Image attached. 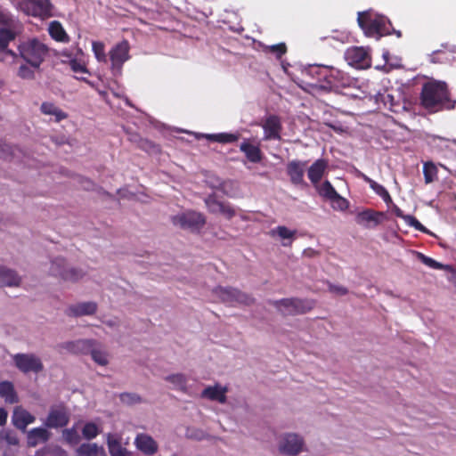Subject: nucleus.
I'll use <instances>...</instances> for the list:
<instances>
[{
	"mask_svg": "<svg viewBox=\"0 0 456 456\" xmlns=\"http://www.w3.org/2000/svg\"><path fill=\"white\" fill-rule=\"evenodd\" d=\"M15 35L9 29L0 28V61L7 63H12L18 56L11 50L8 45L13 40Z\"/></svg>",
	"mask_w": 456,
	"mask_h": 456,
	"instance_id": "obj_15",
	"label": "nucleus"
},
{
	"mask_svg": "<svg viewBox=\"0 0 456 456\" xmlns=\"http://www.w3.org/2000/svg\"><path fill=\"white\" fill-rule=\"evenodd\" d=\"M67 421L68 419L65 413L62 412L61 407L59 406V427L65 426Z\"/></svg>",
	"mask_w": 456,
	"mask_h": 456,
	"instance_id": "obj_60",
	"label": "nucleus"
},
{
	"mask_svg": "<svg viewBox=\"0 0 456 456\" xmlns=\"http://www.w3.org/2000/svg\"><path fill=\"white\" fill-rule=\"evenodd\" d=\"M69 37L66 33L63 27L59 23V43H69Z\"/></svg>",
	"mask_w": 456,
	"mask_h": 456,
	"instance_id": "obj_54",
	"label": "nucleus"
},
{
	"mask_svg": "<svg viewBox=\"0 0 456 456\" xmlns=\"http://www.w3.org/2000/svg\"><path fill=\"white\" fill-rule=\"evenodd\" d=\"M174 225L192 232H199L206 224L205 216L196 211H186L172 216Z\"/></svg>",
	"mask_w": 456,
	"mask_h": 456,
	"instance_id": "obj_6",
	"label": "nucleus"
},
{
	"mask_svg": "<svg viewBox=\"0 0 456 456\" xmlns=\"http://www.w3.org/2000/svg\"><path fill=\"white\" fill-rule=\"evenodd\" d=\"M20 56L33 67H38L48 53V49L37 39H28L20 47Z\"/></svg>",
	"mask_w": 456,
	"mask_h": 456,
	"instance_id": "obj_4",
	"label": "nucleus"
},
{
	"mask_svg": "<svg viewBox=\"0 0 456 456\" xmlns=\"http://www.w3.org/2000/svg\"><path fill=\"white\" fill-rule=\"evenodd\" d=\"M99 428L94 422L86 423L82 429V435L87 440L95 438L99 435Z\"/></svg>",
	"mask_w": 456,
	"mask_h": 456,
	"instance_id": "obj_37",
	"label": "nucleus"
},
{
	"mask_svg": "<svg viewBox=\"0 0 456 456\" xmlns=\"http://www.w3.org/2000/svg\"><path fill=\"white\" fill-rule=\"evenodd\" d=\"M226 393L227 388L222 387L218 385L214 387H206L202 393L201 396L203 398H208L211 401H216L221 403H224L226 402Z\"/></svg>",
	"mask_w": 456,
	"mask_h": 456,
	"instance_id": "obj_27",
	"label": "nucleus"
},
{
	"mask_svg": "<svg viewBox=\"0 0 456 456\" xmlns=\"http://www.w3.org/2000/svg\"><path fill=\"white\" fill-rule=\"evenodd\" d=\"M306 161L291 160L287 164V175L295 185L303 184Z\"/></svg>",
	"mask_w": 456,
	"mask_h": 456,
	"instance_id": "obj_18",
	"label": "nucleus"
},
{
	"mask_svg": "<svg viewBox=\"0 0 456 456\" xmlns=\"http://www.w3.org/2000/svg\"><path fill=\"white\" fill-rule=\"evenodd\" d=\"M99 448L96 444H82L78 449L79 456H97Z\"/></svg>",
	"mask_w": 456,
	"mask_h": 456,
	"instance_id": "obj_38",
	"label": "nucleus"
},
{
	"mask_svg": "<svg viewBox=\"0 0 456 456\" xmlns=\"http://www.w3.org/2000/svg\"><path fill=\"white\" fill-rule=\"evenodd\" d=\"M357 176L362 178L364 182H366L370 187L374 191V192L379 195L387 204L392 203V198L388 192V191L381 184L378 183L363 173L357 171Z\"/></svg>",
	"mask_w": 456,
	"mask_h": 456,
	"instance_id": "obj_25",
	"label": "nucleus"
},
{
	"mask_svg": "<svg viewBox=\"0 0 456 456\" xmlns=\"http://www.w3.org/2000/svg\"><path fill=\"white\" fill-rule=\"evenodd\" d=\"M322 69H327V66H314L309 69V73L314 77H316L317 82H323V77L321 74H322Z\"/></svg>",
	"mask_w": 456,
	"mask_h": 456,
	"instance_id": "obj_48",
	"label": "nucleus"
},
{
	"mask_svg": "<svg viewBox=\"0 0 456 456\" xmlns=\"http://www.w3.org/2000/svg\"><path fill=\"white\" fill-rule=\"evenodd\" d=\"M69 127L70 132L76 131V126L73 123L69 124Z\"/></svg>",
	"mask_w": 456,
	"mask_h": 456,
	"instance_id": "obj_64",
	"label": "nucleus"
},
{
	"mask_svg": "<svg viewBox=\"0 0 456 456\" xmlns=\"http://www.w3.org/2000/svg\"><path fill=\"white\" fill-rule=\"evenodd\" d=\"M108 449L110 456H132L131 453L124 448L118 439H115L111 435H108Z\"/></svg>",
	"mask_w": 456,
	"mask_h": 456,
	"instance_id": "obj_29",
	"label": "nucleus"
},
{
	"mask_svg": "<svg viewBox=\"0 0 456 456\" xmlns=\"http://www.w3.org/2000/svg\"><path fill=\"white\" fill-rule=\"evenodd\" d=\"M18 9L26 15L45 20L53 15V6L49 0H20Z\"/></svg>",
	"mask_w": 456,
	"mask_h": 456,
	"instance_id": "obj_5",
	"label": "nucleus"
},
{
	"mask_svg": "<svg viewBox=\"0 0 456 456\" xmlns=\"http://www.w3.org/2000/svg\"><path fill=\"white\" fill-rule=\"evenodd\" d=\"M434 142H436V141H439L441 142H448L449 141L444 139V138H442V137H434L433 139Z\"/></svg>",
	"mask_w": 456,
	"mask_h": 456,
	"instance_id": "obj_63",
	"label": "nucleus"
},
{
	"mask_svg": "<svg viewBox=\"0 0 456 456\" xmlns=\"http://www.w3.org/2000/svg\"><path fill=\"white\" fill-rule=\"evenodd\" d=\"M41 110L45 114L57 116V108L53 103L44 102L41 106Z\"/></svg>",
	"mask_w": 456,
	"mask_h": 456,
	"instance_id": "obj_50",
	"label": "nucleus"
},
{
	"mask_svg": "<svg viewBox=\"0 0 456 456\" xmlns=\"http://www.w3.org/2000/svg\"><path fill=\"white\" fill-rule=\"evenodd\" d=\"M45 424L47 428H56L57 427V412L53 411L48 415L47 419L45 421Z\"/></svg>",
	"mask_w": 456,
	"mask_h": 456,
	"instance_id": "obj_52",
	"label": "nucleus"
},
{
	"mask_svg": "<svg viewBox=\"0 0 456 456\" xmlns=\"http://www.w3.org/2000/svg\"><path fill=\"white\" fill-rule=\"evenodd\" d=\"M0 24L14 26V20L12 16L0 8Z\"/></svg>",
	"mask_w": 456,
	"mask_h": 456,
	"instance_id": "obj_49",
	"label": "nucleus"
},
{
	"mask_svg": "<svg viewBox=\"0 0 456 456\" xmlns=\"http://www.w3.org/2000/svg\"><path fill=\"white\" fill-rule=\"evenodd\" d=\"M50 438V433L45 428H32L27 433V444L29 447L45 443Z\"/></svg>",
	"mask_w": 456,
	"mask_h": 456,
	"instance_id": "obj_23",
	"label": "nucleus"
},
{
	"mask_svg": "<svg viewBox=\"0 0 456 456\" xmlns=\"http://www.w3.org/2000/svg\"><path fill=\"white\" fill-rule=\"evenodd\" d=\"M271 304L283 315L305 314L315 306V301L308 298H282L272 301Z\"/></svg>",
	"mask_w": 456,
	"mask_h": 456,
	"instance_id": "obj_3",
	"label": "nucleus"
},
{
	"mask_svg": "<svg viewBox=\"0 0 456 456\" xmlns=\"http://www.w3.org/2000/svg\"><path fill=\"white\" fill-rule=\"evenodd\" d=\"M405 223L417 231L428 233V230L413 216H405Z\"/></svg>",
	"mask_w": 456,
	"mask_h": 456,
	"instance_id": "obj_42",
	"label": "nucleus"
},
{
	"mask_svg": "<svg viewBox=\"0 0 456 456\" xmlns=\"http://www.w3.org/2000/svg\"><path fill=\"white\" fill-rule=\"evenodd\" d=\"M303 439L296 434H286L280 442L279 451L288 456H296L302 452Z\"/></svg>",
	"mask_w": 456,
	"mask_h": 456,
	"instance_id": "obj_11",
	"label": "nucleus"
},
{
	"mask_svg": "<svg viewBox=\"0 0 456 456\" xmlns=\"http://www.w3.org/2000/svg\"><path fill=\"white\" fill-rule=\"evenodd\" d=\"M58 116H59V122L67 118V115L61 110H59Z\"/></svg>",
	"mask_w": 456,
	"mask_h": 456,
	"instance_id": "obj_62",
	"label": "nucleus"
},
{
	"mask_svg": "<svg viewBox=\"0 0 456 456\" xmlns=\"http://www.w3.org/2000/svg\"><path fill=\"white\" fill-rule=\"evenodd\" d=\"M419 105L428 114L452 110L456 99L444 81L431 79L422 84L419 96Z\"/></svg>",
	"mask_w": 456,
	"mask_h": 456,
	"instance_id": "obj_1",
	"label": "nucleus"
},
{
	"mask_svg": "<svg viewBox=\"0 0 456 456\" xmlns=\"http://www.w3.org/2000/svg\"><path fill=\"white\" fill-rule=\"evenodd\" d=\"M129 51L128 41L123 40L116 44L109 52L110 69L114 76L121 75L124 63L130 59Z\"/></svg>",
	"mask_w": 456,
	"mask_h": 456,
	"instance_id": "obj_8",
	"label": "nucleus"
},
{
	"mask_svg": "<svg viewBox=\"0 0 456 456\" xmlns=\"http://www.w3.org/2000/svg\"><path fill=\"white\" fill-rule=\"evenodd\" d=\"M327 167L328 161L324 159H319L310 166L307 176L313 184H316L322 180Z\"/></svg>",
	"mask_w": 456,
	"mask_h": 456,
	"instance_id": "obj_22",
	"label": "nucleus"
},
{
	"mask_svg": "<svg viewBox=\"0 0 456 456\" xmlns=\"http://www.w3.org/2000/svg\"><path fill=\"white\" fill-rule=\"evenodd\" d=\"M419 257L424 265H426L428 267H431L433 269H437V270H452V266L444 265L436 261L435 259L428 257L421 253H419Z\"/></svg>",
	"mask_w": 456,
	"mask_h": 456,
	"instance_id": "obj_36",
	"label": "nucleus"
},
{
	"mask_svg": "<svg viewBox=\"0 0 456 456\" xmlns=\"http://www.w3.org/2000/svg\"><path fill=\"white\" fill-rule=\"evenodd\" d=\"M384 218L385 214L383 212L368 208L357 214L356 222L367 228H373L380 224Z\"/></svg>",
	"mask_w": 456,
	"mask_h": 456,
	"instance_id": "obj_17",
	"label": "nucleus"
},
{
	"mask_svg": "<svg viewBox=\"0 0 456 456\" xmlns=\"http://www.w3.org/2000/svg\"><path fill=\"white\" fill-rule=\"evenodd\" d=\"M92 51L94 54L95 59L99 62L107 63V54L105 53V45L101 41H93Z\"/></svg>",
	"mask_w": 456,
	"mask_h": 456,
	"instance_id": "obj_34",
	"label": "nucleus"
},
{
	"mask_svg": "<svg viewBox=\"0 0 456 456\" xmlns=\"http://www.w3.org/2000/svg\"><path fill=\"white\" fill-rule=\"evenodd\" d=\"M214 293L224 303L251 305L254 302L253 297L232 287L218 286L214 289Z\"/></svg>",
	"mask_w": 456,
	"mask_h": 456,
	"instance_id": "obj_9",
	"label": "nucleus"
},
{
	"mask_svg": "<svg viewBox=\"0 0 456 456\" xmlns=\"http://www.w3.org/2000/svg\"><path fill=\"white\" fill-rule=\"evenodd\" d=\"M165 379L172 384H174L178 388L183 390L186 386V378L183 374L177 373L167 376Z\"/></svg>",
	"mask_w": 456,
	"mask_h": 456,
	"instance_id": "obj_40",
	"label": "nucleus"
},
{
	"mask_svg": "<svg viewBox=\"0 0 456 456\" xmlns=\"http://www.w3.org/2000/svg\"><path fill=\"white\" fill-rule=\"evenodd\" d=\"M345 58L349 65L356 69H367L371 64L370 56L363 47H351L347 49Z\"/></svg>",
	"mask_w": 456,
	"mask_h": 456,
	"instance_id": "obj_10",
	"label": "nucleus"
},
{
	"mask_svg": "<svg viewBox=\"0 0 456 456\" xmlns=\"http://www.w3.org/2000/svg\"><path fill=\"white\" fill-rule=\"evenodd\" d=\"M240 150L245 154L248 161L252 163H259L263 159V153L258 145H253L247 141H244L240 145Z\"/></svg>",
	"mask_w": 456,
	"mask_h": 456,
	"instance_id": "obj_26",
	"label": "nucleus"
},
{
	"mask_svg": "<svg viewBox=\"0 0 456 456\" xmlns=\"http://www.w3.org/2000/svg\"><path fill=\"white\" fill-rule=\"evenodd\" d=\"M8 412L5 409L0 408V426H4L7 422Z\"/></svg>",
	"mask_w": 456,
	"mask_h": 456,
	"instance_id": "obj_59",
	"label": "nucleus"
},
{
	"mask_svg": "<svg viewBox=\"0 0 456 456\" xmlns=\"http://www.w3.org/2000/svg\"><path fill=\"white\" fill-rule=\"evenodd\" d=\"M329 290L336 295L344 296L348 293L346 288L338 285L329 284Z\"/></svg>",
	"mask_w": 456,
	"mask_h": 456,
	"instance_id": "obj_51",
	"label": "nucleus"
},
{
	"mask_svg": "<svg viewBox=\"0 0 456 456\" xmlns=\"http://www.w3.org/2000/svg\"><path fill=\"white\" fill-rule=\"evenodd\" d=\"M0 397L4 399L6 403L13 404L19 402V396L14 388V386L10 381L0 382Z\"/></svg>",
	"mask_w": 456,
	"mask_h": 456,
	"instance_id": "obj_28",
	"label": "nucleus"
},
{
	"mask_svg": "<svg viewBox=\"0 0 456 456\" xmlns=\"http://www.w3.org/2000/svg\"><path fill=\"white\" fill-rule=\"evenodd\" d=\"M61 132L59 131V134ZM75 141L76 140L74 138H72L69 134L68 135H66V134H61V136L59 135V145L64 144V143L73 145Z\"/></svg>",
	"mask_w": 456,
	"mask_h": 456,
	"instance_id": "obj_56",
	"label": "nucleus"
},
{
	"mask_svg": "<svg viewBox=\"0 0 456 456\" xmlns=\"http://www.w3.org/2000/svg\"><path fill=\"white\" fill-rule=\"evenodd\" d=\"M35 420V416L22 406H16L13 409L12 414V423L16 428L21 430L22 432H25L27 427L34 423Z\"/></svg>",
	"mask_w": 456,
	"mask_h": 456,
	"instance_id": "obj_16",
	"label": "nucleus"
},
{
	"mask_svg": "<svg viewBox=\"0 0 456 456\" xmlns=\"http://www.w3.org/2000/svg\"><path fill=\"white\" fill-rule=\"evenodd\" d=\"M97 308L95 302H81L69 305L67 309V314L75 317L93 315L96 313Z\"/></svg>",
	"mask_w": 456,
	"mask_h": 456,
	"instance_id": "obj_20",
	"label": "nucleus"
},
{
	"mask_svg": "<svg viewBox=\"0 0 456 456\" xmlns=\"http://www.w3.org/2000/svg\"><path fill=\"white\" fill-rule=\"evenodd\" d=\"M20 282L21 278L15 271L5 266H0V286L18 287Z\"/></svg>",
	"mask_w": 456,
	"mask_h": 456,
	"instance_id": "obj_24",
	"label": "nucleus"
},
{
	"mask_svg": "<svg viewBox=\"0 0 456 456\" xmlns=\"http://www.w3.org/2000/svg\"><path fill=\"white\" fill-rule=\"evenodd\" d=\"M264 130V140H281L282 131L281 119L277 115H269L261 125Z\"/></svg>",
	"mask_w": 456,
	"mask_h": 456,
	"instance_id": "obj_13",
	"label": "nucleus"
},
{
	"mask_svg": "<svg viewBox=\"0 0 456 456\" xmlns=\"http://www.w3.org/2000/svg\"><path fill=\"white\" fill-rule=\"evenodd\" d=\"M323 82L326 85H321L322 87L338 88L346 86L347 77L346 74L335 68L327 67V69H322Z\"/></svg>",
	"mask_w": 456,
	"mask_h": 456,
	"instance_id": "obj_14",
	"label": "nucleus"
},
{
	"mask_svg": "<svg viewBox=\"0 0 456 456\" xmlns=\"http://www.w3.org/2000/svg\"><path fill=\"white\" fill-rule=\"evenodd\" d=\"M134 444L145 455H153L159 449L157 442L151 436L144 433L136 436Z\"/></svg>",
	"mask_w": 456,
	"mask_h": 456,
	"instance_id": "obj_19",
	"label": "nucleus"
},
{
	"mask_svg": "<svg viewBox=\"0 0 456 456\" xmlns=\"http://www.w3.org/2000/svg\"><path fill=\"white\" fill-rule=\"evenodd\" d=\"M80 183L81 186L86 191H90L94 188V183L89 179H82Z\"/></svg>",
	"mask_w": 456,
	"mask_h": 456,
	"instance_id": "obj_58",
	"label": "nucleus"
},
{
	"mask_svg": "<svg viewBox=\"0 0 456 456\" xmlns=\"http://www.w3.org/2000/svg\"><path fill=\"white\" fill-rule=\"evenodd\" d=\"M268 51L276 55L278 59L281 58L287 52V46L285 43H280L277 45H273L267 47Z\"/></svg>",
	"mask_w": 456,
	"mask_h": 456,
	"instance_id": "obj_46",
	"label": "nucleus"
},
{
	"mask_svg": "<svg viewBox=\"0 0 456 456\" xmlns=\"http://www.w3.org/2000/svg\"><path fill=\"white\" fill-rule=\"evenodd\" d=\"M206 138L210 142H216L220 143H231L239 140V135L230 133H219L206 134Z\"/></svg>",
	"mask_w": 456,
	"mask_h": 456,
	"instance_id": "obj_32",
	"label": "nucleus"
},
{
	"mask_svg": "<svg viewBox=\"0 0 456 456\" xmlns=\"http://www.w3.org/2000/svg\"><path fill=\"white\" fill-rule=\"evenodd\" d=\"M357 22L367 37L380 38L390 34L391 23L383 16L372 17L368 12L358 13Z\"/></svg>",
	"mask_w": 456,
	"mask_h": 456,
	"instance_id": "obj_2",
	"label": "nucleus"
},
{
	"mask_svg": "<svg viewBox=\"0 0 456 456\" xmlns=\"http://www.w3.org/2000/svg\"><path fill=\"white\" fill-rule=\"evenodd\" d=\"M334 209L345 210L348 208V201L338 193L330 200Z\"/></svg>",
	"mask_w": 456,
	"mask_h": 456,
	"instance_id": "obj_45",
	"label": "nucleus"
},
{
	"mask_svg": "<svg viewBox=\"0 0 456 456\" xmlns=\"http://www.w3.org/2000/svg\"><path fill=\"white\" fill-rule=\"evenodd\" d=\"M59 275L65 281L76 282L84 277L85 273L80 269L70 267L61 271L59 270Z\"/></svg>",
	"mask_w": 456,
	"mask_h": 456,
	"instance_id": "obj_33",
	"label": "nucleus"
},
{
	"mask_svg": "<svg viewBox=\"0 0 456 456\" xmlns=\"http://www.w3.org/2000/svg\"><path fill=\"white\" fill-rule=\"evenodd\" d=\"M119 398L122 403L126 404H134L142 402L141 396L134 393H122Z\"/></svg>",
	"mask_w": 456,
	"mask_h": 456,
	"instance_id": "obj_43",
	"label": "nucleus"
},
{
	"mask_svg": "<svg viewBox=\"0 0 456 456\" xmlns=\"http://www.w3.org/2000/svg\"><path fill=\"white\" fill-rule=\"evenodd\" d=\"M77 54H74L72 52L63 51L61 55L66 57V60H61L63 64H67L69 69L74 73V78L86 82L91 85L90 81L87 79L86 76H91V72L86 67V63L82 59L77 57V54H83L82 50L79 47L76 48Z\"/></svg>",
	"mask_w": 456,
	"mask_h": 456,
	"instance_id": "obj_7",
	"label": "nucleus"
},
{
	"mask_svg": "<svg viewBox=\"0 0 456 456\" xmlns=\"http://www.w3.org/2000/svg\"><path fill=\"white\" fill-rule=\"evenodd\" d=\"M49 34L54 39L57 40V20H53L49 24Z\"/></svg>",
	"mask_w": 456,
	"mask_h": 456,
	"instance_id": "obj_57",
	"label": "nucleus"
},
{
	"mask_svg": "<svg viewBox=\"0 0 456 456\" xmlns=\"http://www.w3.org/2000/svg\"><path fill=\"white\" fill-rule=\"evenodd\" d=\"M296 232H297L296 231H291L286 226L280 225V226H277L274 230H272L271 234H272V236H274L275 234H277L282 240H289V242L284 241L282 243V245L286 247V246L291 245L292 240L295 238Z\"/></svg>",
	"mask_w": 456,
	"mask_h": 456,
	"instance_id": "obj_30",
	"label": "nucleus"
},
{
	"mask_svg": "<svg viewBox=\"0 0 456 456\" xmlns=\"http://www.w3.org/2000/svg\"><path fill=\"white\" fill-rule=\"evenodd\" d=\"M423 175L425 183L428 184L437 180L438 168L432 161H427L423 164Z\"/></svg>",
	"mask_w": 456,
	"mask_h": 456,
	"instance_id": "obj_31",
	"label": "nucleus"
},
{
	"mask_svg": "<svg viewBox=\"0 0 456 456\" xmlns=\"http://www.w3.org/2000/svg\"><path fill=\"white\" fill-rule=\"evenodd\" d=\"M218 213L224 216L228 220L232 219L236 215L233 208L230 204H226L224 202L222 203V207H220Z\"/></svg>",
	"mask_w": 456,
	"mask_h": 456,
	"instance_id": "obj_47",
	"label": "nucleus"
},
{
	"mask_svg": "<svg viewBox=\"0 0 456 456\" xmlns=\"http://www.w3.org/2000/svg\"><path fill=\"white\" fill-rule=\"evenodd\" d=\"M18 74L22 78H31L33 77V70L30 68L22 65L20 67Z\"/></svg>",
	"mask_w": 456,
	"mask_h": 456,
	"instance_id": "obj_53",
	"label": "nucleus"
},
{
	"mask_svg": "<svg viewBox=\"0 0 456 456\" xmlns=\"http://www.w3.org/2000/svg\"><path fill=\"white\" fill-rule=\"evenodd\" d=\"M319 194L330 201L338 194V192L330 182L326 180L321 185L319 189Z\"/></svg>",
	"mask_w": 456,
	"mask_h": 456,
	"instance_id": "obj_35",
	"label": "nucleus"
},
{
	"mask_svg": "<svg viewBox=\"0 0 456 456\" xmlns=\"http://www.w3.org/2000/svg\"><path fill=\"white\" fill-rule=\"evenodd\" d=\"M205 203L211 213H218L223 202L217 200L215 196L210 195L205 200Z\"/></svg>",
	"mask_w": 456,
	"mask_h": 456,
	"instance_id": "obj_44",
	"label": "nucleus"
},
{
	"mask_svg": "<svg viewBox=\"0 0 456 456\" xmlns=\"http://www.w3.org/2000/svg\"><path fill=\"white\" fill-rule=\"evenodd\" d=\"M62 437L68 444H77L80 440L79 435L77 429L74 428L63 430Z\"/></svg>",
	"mask_w": 456,
	"mask_h": 456,
	"instance_id": "obj_41",
	"label": "nucleus"
},
{
	"mask_svg": "<svg viewBox=\"0 0 456 456\" xmlns=\"http://www.w3.org/2000/svg\"><path fill=\"white\" fill-rule=\"evenodd\" d=\"M394 212L397 217H400L405 221L406 215H403V211L397 206L394 207Z\"/></svg>",
	"mask_w": 456,
	"mask_h": 456,
	"instance_id": "obj_61",
	"label": "nucleus"
},
{
	"mask_svg": "<svg viewBox=\"0 0 456 456\" xmlns=\"http://www.w3.org/2000/svg\"><path fill=\"white\" fill-rule=\"evenodd\" d=\"M96 341L94 339H78L62 344L61 347L67 349L73 354H87L92 351Z\"/></svg>",
	"mask_w": 456,
	"mask_h": 456,
	"instance_id": "obj_21",
	"label": "nucleus"
},
{
	"mask_svg": "<svg viewBox=\"0 0 456 456\" xmlns=\"http://www.w3.org/2000/svg\"><path fill=\"white\" fill-rule=\"evenodd\" d=\"M15 366L22 372H37L42 369L38 357L31 354H16L12 356Z\"/></svg>",
	"mask_w": 456,
	"mask_h": 456,
	"instance_id": "obj_12",
	"label": "nucleus"
},
{
	"mask_svg": "<svg viewBox=\"0 0 456 456\" xmlns=\"http://www.w3.org/2000/svg\"><path fill=\"white\" fill-rule=\"evenodd\" d=\"M92 356V359L101 366H105L108 364V354L105 351L95 349L93 346L92 351L89 353Z\"/></svg>",
	"mask_w": 456,
	"mask_h": 456,
	"instance_id": "obj_39",
	"label": "nucleus"
},
{
	"mask_svg": "<svg viewBox=\"0 0 456 456\" xmlns=\"http://www.w3.org/2000/svg\"><path fill=\"white\" fill-rule=\"evenodd\" d=\"M4 440L11 445H17L19 444L18 437L11 432L5 433Z\"/></svg>",
	"mask_w": 456,
	"mask_h": 456,
	"instance_id": "obj_55",
	"label": "nucleus"
}]
</instances>
